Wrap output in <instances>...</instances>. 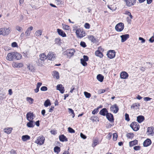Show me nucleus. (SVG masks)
<instances>
[{
  "label": "nucleus",
  "instance_id": "19",
  "mask_svg": "<svg viewBox=\"0 0 154 154\" xmlns=\"http://www.w3.org/2000/svg\"><path fill=\"white\" fill-rule=\"evenodd\" d=\"M128 75L125 72H121L120 75V78L122 79H126L128 77Z\"/></svg>",
  "mask_w": 154,
  "mask_h": 154
},
{
  "label": "nucleus",
  "instance_id": "51",
  "mask_svg": "<svg viewBox=\"0 0 154 154\" xmlns=\"http://www.w3.org/2000/svg\"><path fill=\"white\" fill-rule=\"evenodd\" d=\"M125 14L129 16L130 18L131 19H132L133 18V16L131 15V13L128 11H126L125 13Z\"/></svg>",
  "mask_w": 154,
  "mask_h": 154
},
{
  "label": "nucleus",
  "instance_id": "46",
  "mask_svg": "<svg viewBox=\"0 0 154 154\" xmlns=\"http://www.w3.org/2000/svg\"><path fill=\"white\" fill-rule=\"evenodd\" d=\"M16 29L17 31L19 32H22L23 31V29L22 28L18 26H16Z\"/></svg>",
  "mask_w": 154,
  "mask_h": 154
},
{
  "label": "nucleus",
  "instance_id": "30",
  "mask_svg": "<svg viewBox=\"0 0 154 154\" xmlns=\"http://www.w3.org/2000/svg\"><path fill=\"white\" fill-rule=\"evenodd\" d=\"M52 75L54 78H56L57 79H59L60 76L58 72L56 71L53 72Z\"/></svg>",
  "mask_w": 154,
  "mask_h": 154
},
{
  "label": "nucleus",
  "instance_id": "57",
  "mask_svg": "<svg viewBox=\"0 0 154 154\" xmlns=\"http://www.w3.org/2000/svg\"><path fill=\"white\" fill-rule=\"evenodd\" d=\"M97 118V117L93 116L91 117V119L92 121L94 122L96 121Z\"/></svg>",
  "mask_w": 154,
  "mask_h": 154
},
{
  "label": "nucleus",
  "instance_id": "53",
  "mask_svg": "<svg viewBox=\"0 0 154 154\" xmlns=\"http://www.w3.org/2000/svg\"><path fill=\"white\" fill-rule=\"evenodd\" d=\"M125 120L128 122L130 120L129 118V115L125 113Z\"/></svg>",
  "mask_w": 154,
  "mask_h": 154
},
{
  "label": "nucleus",
  "instance_id": "45",
  "mask_svg": "<svg viewBox=\"0 0 154 154\" xmlns=\"http://www.w3.org/2000/svg\"><path fill=\"white\" fill-rule=\"evenodd\" d=\"M134 136V135L132 133H128L126 134V137L128 138L132 139Z\"/></svg>",
  "mask_w": 154,
  "mask_h": 154
},
{
  "label": "nucleus",
  "instance_id": "9",
  "mask_svg": "<svg viewBox=\"0 0 154 154\" xmlns=\"http://www.w3.org/2000/svg\"><path fill=\"white\" fill-rule=\"evenodd\" d=\"M147 134L148 135H154V128L153 127H148L147 129Z\"/></svg>",
  "mask_w": 154,
  "mask_h": 154
},
{
  "label": "nucleus",
  "instance_id": "58",
  "mask_svg": "<svg viewBox=\"0 0 154 154\" xmlns=\"http://www.w3.org/2000/svg\"><path fill=\"white\" fill-rule=\"evenodd\" d=\"M85 27L87 29H89L90 27V25L88 23H86L84 25Z\"/></svg>",
  "mask_w": 154,
  "mask_h": 154
},
{
  "label": "nucleus",
  "instance_id": "11",
  "mask_svg": "<svg viewBox=\"0 0 154 154\" xmlns=\"http://www.w3.org/2000/svg\"><path fill=\"white\" fill-rule=\"evenodd\" d=\"M108 57L110 59L114 58L115 56V52L114 50H110L107 53Z\"/></svg>",
  "mask_w": 154,
  "mask_h": 154
},
{
  "label": "nucleus",
  "instance_id": "38",
  "mask_svg": "<svg viewBox=\"0 0 154 154\" xmlns=\"http://www.w3.org/2000/svg\"><path fill=\"white\" fill-rule=\"evenodd\" d=\"M98 140L97 138H95L93 140V142L92 144L93 147H95L97 144L98 143Z\"/></svg>",
  "mask_w": 154,
  "mask_h": 154
},
{
  "label": "nucleus",
  "instance_id": "50",
  "mask_svg": "<svg viewBox=\"0 0 154 154\" xmlns=\"http://www.w3.org/2000/svg\"><path fill=\"white\" fill-rule=\"evenodd\" d=\"M68 131L69 132L71 133H74L75 132V131L72 128L70 127H69L68 128Z\"/></svg>",
  "mask_w": 154,
  "mask_h": 154
},
{
  "label": "nucleus",
  "instance_id": "29",
  "mask_svg": "<svg viewBox=\"0 0 154 154\" xmlns=\"http://www.w3.org/2000/svg\"><path fill=\"white\" fill-rule=\"evenodd\" d=\"M60 140L62 142L67 141V139L63 134L60 135L59 137Z\"/></svg>",
  "mask_w": 154,
  "mask_h": 154
},
{
  "label": "nucleus",
  "instance_id": "59",
  "mask_svg": "<svg viewBox=\"0 0 154 154\" xmlns=\"http://www.w3.org/2000/svg\"><path fill=\"white\" fill-rule=\"evenodd\" d=\"M140 147L139 146H136L134 147V149L135 150H139L140 149Z\"/></svg>",
  "mask_w": 154,
  "mask_h": 154
},
{
  "label": "nucleus",
  "instance_id": "6",
  "mask_svg": "<svg viewBox=\"0 0 154 154\" xmlns=\"http://www.w3.org/2000/svg\"><path fill=\"white\" fill-rule=\"evenodd\" d=\"M13 57L14 60H20L22 58V55L16 52H12Z\"/></svg>",
  "mask_w": 154,
  "mask_h": 154
},
{
  "label": "nucleus",
  "instance_id": "1",
  "mask_svg": "<svg viewBox=\"0 0 154 154\" xmlns=\"http://www.w3.org/2000/svg\"><path fill=\"white\" fill-rule=\"evenodd\" d=\"M75 51L74 49H69L66 50L63 52L64 55L66 56V57L70 58L71 57L73 56Z\"/></svg>",
  "mask_w": 154,
  "mask_h": 154
},
{
  "label": "nucleus",
  "instance_id": "40",
  "mask_svg": "<svg viewBox=\"0 0 154 154\" xmlns=\"http://www.w3.org/2000/svg\"><path fill=\"white\" fill-rule=\"evenodd\" d=\"M27 68L31 71H33L34 70V68L32 64H29L27 66Z\"/></svg>",
  "mask_w": 154,
  "mask_h": 154
},
{
  "label": "nucleus",
  "instance_id": "47",
  "mask_svg": "<svg viewBox=\"0 0 154 154\" xmlns=\"http://www.w3.org/2000/svg\"><path fill=\"white\" fill-rule=\"evenodd\" d=\"M84 94L87 98H89L91 97V94L86 91L84 92Z\"/></svg>",
  "mask_w": 154,
  "mask_h": 154
},
{
  "label": "nucleus",
  "instance_id": "12",
  "mask_svg": "<svg viewBox=\"0 0 154 154\" xmlns=\"http://www.w3.org/2000/svg\"><path fill=\"white\" fill-rule=\"evenodd\" d=\"M47 58L50 60H54L55 57L54 54L52 52H49L47 56Z\"/></svg>",
  "mask_w": 154,
  "mask_h": 154
},
{
  "label": "nucleus",
  "instance_id": "8",
  "mask_svg": "<svg viewBox=\"0 0 154 154\" xmlns=\"http://www.w3.org/2000/svg\"><path fill=\"white\" fill-rule=\"evenodd\" d=\"M136 0H125V4L128 7H131L136 3Z\"/></svg>",
  "mask_w": 154,
  "mask_h": 154
},
{
  "label": "nucleus",
  "instance_id": "43",
  "mask_svg": "<svg viewBox=\"0 0 154 154\" xmlns=\"http://www.w3.org/2000/svg\"><path fill=\"white\" fill-rule=\"evenodd\" d=\"M81 63L83 66H86L87 65L86 61L84 60V59L82 58L80 59Z\"/></svg>",
  "mask_w": 154,
  "mask_h": 154
},
{
  "label": "nucleus",
  "instance_id": "61",
  "mask_svg": "<svg viewBox=\"0 0 154 154\" xmlns=\"http://www.w3.org/2000/svg\"><path fill=\"white\" fill-rule=\"evenodd\" d=\"M151 99H152V98H151L150 97H144V98H143L144 100L146 101H149Z\"/></svg>",
  "mask_w": 154,
  "mask_h": 154
},
{
  "label": "nucleus",
  "instance_id": "24",
  "mask_svg": "<svg viewBox=\"0 0 154 154\" xmlns=\"http://www.w3.org/2000/svg\"><path fill=\"white\" fill-rule=\"evenodd\" d=\"M140 105L139 103H135L132 104L131 106V108L133 109H139V107Z\"/></svg>",
  "mask_w": 154,
  "mask_h": 154
},
{
  "label": "nucleus",
  "instance_id": "39",
  "mask_svg": "<svg viewBox=\"0 0 154 154\" xmlns=\"http://www.w3.org/2000/svg\"><path fill=\"white\" fill-rule=\"evenodd\" d=\"M37 64L39 66H43L44 64V62L42 61H41L40 60H38L36 62Z\"/></svg>",
  "mask_w": 154,
  "mask_h": 154
},
{
  "label": "nucleus",
  "instance_id": "7",
  "mask_svg": "<svg viewBox=\"0 0 154 154\" xmlns=\"http://www.w3.org/2000/svg\"><path fill=\"white\" fill-rule=\"evenodd\" d=\"M76 33L77 37L80 38H82L85 36V32L80 29L76 30Z\"/></svg>",
  "mask_w": 154,
  "mask_h": 154
},
{
  "label": "nucleus",
  "instance_id": "18",
  "mask_svg": "<svg viewBox=\"0 0 154 154\" xmlns=\"http://www.w3.org/2000/svg\"><path fill=\"white\" fill-rule=\"evenodd\" d=\"M129 35L128 34L121 35L120 37L121 38V42H125L129 38Z\"/></svg>",
  "mask_w": 154,
  "mask_h": 154
},
{
  "label": "nucleus",
  "instance_id": "3",
  "mask_svg": "<svg viewBox=\"0 0 154 154\" xmlns=\"http://www.w3.org/2000/svg\"><path fill=\"white\" fill-rule=\"evenodd\" d=\"M45 140V137L42 136H39L38 137L35 141V143L40 145H42Z\"/></svg>",
  "mask_w": 154,
  "mask_h": 154
},
{
  "label": "nucleus",
  "instance_id": "31",
  "mask_svg": "<svg viewBox=\"0 0 154 154\" xmlns=\"http://www.w3.org/2000/svg\"><path fill=\"white\" fill-rule=\"evenodd\" d=\"M97 80L100 82H102L104 79V77L101 74L98 75L97 76Z\"/></svg>",
  "mask_w": 154,
  "mask_h": 154
},
{
  "label": "nucleus",
  "instance_id": "60",
  "mask_svg": "<svg viewBox=\"0 0 154 154\" xmlns=\"http://www.w3.org/2000/svg\"><path fill=\"white\" fill-rule=\"evenodd\" d=\"M80 137L83 139H85L86 138V136L82 133H80Z\"/></svg>",
  "mask_w": 154,
  "mask_h": 154
},
{
  "label": "nucleus",
  "instance_id": "23",
  "mask_svg": "<svg viewBox=\"0 0 154 154\" xmlns=\"http://www.w3.org/2000/svg\"><path fill=\"white\" fill-rule=\"evenodd\" d=\"M151 143V140L149 139H147L143 142V145L144 146L147 147L150 145Z\"/></svg>",
  "mask_w": 154,
  "mask_h": 154
},
{
  "label": "nucleus",
  "instance_id": "64",
  "mask_svg": "<svg viewBox=\"0 0 154 154\" xmlns=\"http://www.w3.org/2000/svg\"><path fill=\"white\" fill-rule=\"evenodd\" d=\"M149 41L151 43H152L154 42V37L152 36L149 40Z\"/></svg>",
  "mask_w": 154,
  "mask_h": 154
},
{
  "label": "nucleus",
  "instance_id": "34",
  "mask_svg": "<svg viewBox=\"0 0 154 154\" xmlns=\"http://www.w3.org/2000/svg\"><path fill=\"white\" fill-rule=\"evenodd\" d=\"M51 104L49 99H47L44 103V105L45 107H47L48 106H50Z\"/></svg>",
  "mask_w": 154,
  "mask_h": 154
},
{
  "label": "nucleus",
  "instance_id": "44",
  "mask_svg": "<svg viewBox=\"0 0 154 154\" xmlns=\"http://www.w3.org/2000/svg\"><path fill=\"white\" fill-rule=\"evenodd\" d=\"M26 100L30 104H32L34 101V100L32 98L30 97H27L26 98Z\"/></svg>",
  "mask_w": 154,
  "mask_h": 154
},
{
  "label": "nucleus",
  "instance_id": "22",
  "mask_svg": "<svg viewBox=\"0 0 154 154\" xmlns=\"http://www.w3.org/2000/svg\"><path fill=\"white\" fill-rule=\"evenodd\" d=\"M39 60L41 61H42L44 62L45 60L47 58V56L45 53L40 54L39 55Z\"/></svg>",
  "mask_w": 154,
  "mask_h": 154
},
{
  "label": "nucleus",
  "instance_id": "25",
  "mask_svg": "<svg viewBox=\"0 0 154 154\" xmlns=\"http://www.w3.org/2000/svg\"><path fill=\"white\" fill-rule=\"evenodd\" d=\"M35 125V123L33 121H29L26 124V126L29 128H33Z\"/></svg>",
  "mask_w": 154,
  "mask_h": 154
},
{
  "label": "nucleus",
  "instance_id": "52",
  "mask_svg": "<svg viewBox=\"0 0 154 154\" xmlns=\"http://www.w3.org/2000/svg\"><path fill=\"white\" fill-rule=\"evenodd\" d=\"M98 111V108L95 109L92 111V114L93 115H94L97 113Z\"/></svg>",
  "mask_w": 154,
  "mask_h": 154
},
{
  "label": "nucleus",
  "instance_id": "55",
  "mask_svg": "<svg viewBox=\"0 0 154 154\" xmlns=\"http://www.w3.org/2000/svg\"><path fill=\"white\" fill-rule=\"evenodd\" d=\"M41 90L42 91H45L47 90V88L46 86H42L41 88Z\"/></svg>",
  "mask_w": 154,
  "mask_h": 154
},
{
  "label": "nucleus",
  "instance_id": "42",
  "mask_svg": "<svg viewBox=\"0 0 154 154\" xmlns=\"http://www.w3.org/2000/svg\"><path fill=\"white\" fill-rule=\"evenodd\" d=\"M54 150L55 152L58 154L60 151V148L58 146H56L54 148Z\"/></svg>",
  "mask_w": 154,
  "mask_h": 154
},
{
  "label": "nucleus",
  "instance_id": "5",
  "mask_svg": "<svg viewBox=\"0 0 154 154\" xmlns=\"http://www.w3.org/2000/svg\"><path fill=\"white\" fill-rule=\"evenodd\" d=\"M124 28V24L122 23H120L117 24L115 27L116 30L119 32H121Z\"/></svg>",
  "mask_w": 154,
  "mask_h": 154
},
{
  "label": "nucleus",
  "instance_id": "26",
  "mask_svg": "<svg viewBox=\"0 0 154 154\" xmlns=\"http://www.w3.org/2000/svg\"><path fill=\"white\" fill-rule=\"evenodd\" d=\"M88 38L91 41L94 43L97 42V39L96 38L92 35H89L88 36Z\"/></svg>",
  "mask_w": 154,
  "mask_h": 154
},
{
  "label": "nucleus",
  "instance_id": "16",
  "mask_svg": "<svg viewBox=\"0 0 154 154\" xmlns=\"http://www.w3.org/2000/svg\"><path fill=\"white\" fill-rule=\"evenodd\" d=\"M111 110L113 113H116L118 112L119 108L116 104L112 106L110 108Z\"/></svg>",
  "mask_w": 154,
  "mask_h": 154
},
{
  "label": "nucleus",
  "instance_id": "41",
  "mask_svg": "<svg viewBox=\"0 0 154 154\" xmlns=\"http://www.w3.org/2000/svg\"><path fill=\"white\" fill-rule=\"evenodd\" d=\"M62 26L63 29L64 30H68L70 29V27L68 25L62 24Z\"/></svg>",
  "mask_w": 154,
  "mask_h": 154
},
{
  "label": "nucleus",
  "instance_id": "56",
  "mask_svg": "<svg viewBox=\"0 0 154 154\" xmlns=\"http://www.w3.org/2000/svg\"><path fill=\"white\" fill-rule=\"evenodd\" d=\"M11 46L12 47L14 48L16 47H17L18 45L17 43L16 42H14L12 43Z\"/></svg>",
  "mask_w": 154,
  "mask_h": 154
},
{
  "label": "nucleus",
  "instance_id": "35",
  "mask_svg": "<svg viewBox=\"0 0 154 154\" xmlns=\"http://www.w3.org/2000/svg\"><path fill=\"white\" fill-rule=\"evenodd\" d=\"M138 141L137 140H135L133 141L130 142L129 143V146H132L134 145L137 144Z\"/></svg>",
  "mask_w": 154,
  "mask_h": 154
},
{
  "label": "nucleus",
  "instance_id": "62",
  "mask_svg": "<svg viewBox=\"0 0 154 154\" xmlns=\"http://www.w3.org/2000/svg\"><path fill=\"white\" fill-rule=\"evenodd\" d=\"M108 8H109L111 10H112V11H115L116 8V7H115V8H112V6H108Z\"/></svg>",
  "mask_w": 154,
  "mask_h": 154
},
{
  "label": "nucleus",
  "instance_id": "4",
  "mask_svg": "<svg viewBox=\"0 0 154 154\" xmlns=\"http://www.w3.org/2000/svg\"><path fill=\"white\" fill-rule=\"evenodd\" d=\"M130 127L134 131H138L140 128L139 124L136 122H132L130 125Z\"/></svg>",
  "mask_w": 154,
  "mask_h": 154
},
{
  "label": "nucleus",
  "instance_id": "32",
  "mask_svg": "<svg viewBox=\"0 0 154 154\" xmlns=\"http://www.w3.org/2000/svg\"><path fill=\"white\" fill-rule=\"evenodd\" d=\"M42 30L41 29L37 30L35 32V34L37 37H40L42 35Z\"/></svg>",
  "mask_w": 154,
  "mask_h": 154
},
{
  "label": "nucleus",
  "instance_id": "21",
  "mask_svg": "<svg viewBox=\"0 0 154 154\" xmlns=\"http://www.w3.org/2000/svg\"><path fill=\"white\" fill-rule=\"evenodd\" d=\"M57 31L58 34L60 35L63 37H66V34L62 30L58 29H57Z\"/></svg>",
  "mask_w": 154,
  "mask_h": 154
},
{
  "label": "nucleus",
  "instance_id": "33",
  "mask_svg": "<svg viewBox=\"0 0 154 154\" xmlns=\"http://www.w3.org/2000/svg\"><path fill=\"white\" fill-rule=\"evenodd\" d=\"M30 139V137L28 135H23L22 137V140L23 141H25Z\"/></svg>",
  "mask_w": 154,
  "mask_h": 154
},
{
  "label": "nucleus",
  "instance_id": "14",
  "mask_svg": "<svg viewBox=\"0 0 154 154\" xmlns=\"http://www.w3.org/2000/svg\"><path fill=\"white\" fill-rule=\"evenodd\" d=\"M12 66L14 68H21L23 66V64L21 63L14 62L12 64Z\"/></svg>",
  "mask_w": 154,
  "mask_h": 154
},
{
  "label": "nucleus",
  "instance_id": "15",
  "mask_svg": "<svg viewBox=\"0 0 154 154\" xmlns=\"http://www.w3.org/2000/svg\"><path fill=\"white\" fill-rule=\"evenodd\" d=\"M56 89L59 91L61 94H63L64 92V87L61 84L58 85L56 86Z\"/></svg>",
  "mask_w": 154,
  "mask_h": 154
},
{
  "label": "nucleus",
  "instance_id": "2",
  "mask_svg": "<svg viewBox=\"0 0 154 154\" xmlns=\"http://www.w3.org/2000/svg\"><path fill=\"white\" fill-rule=\"evenodd\" d=\"M11 29L10 27H2L0 28V36H7L11 32Z\"/></svg>",
  "mask_w": 154,
  "mask_h": 154
},
{
  "label": "nucleus",
  "instance_id": "63",
  "mask_svg": "<svg viewBox=\"0 0 154 154\" xmlns=\"http://www.w3.org/2000/svg\"><path fill=\"white\" fill-rule=\"evenodd\" d=\"M112 137V134L109 133L106 137V138L108 140L110 139Z\"/></svg>",
  "mask_w": 154,
  "mask_h": 154
},
{
  "label": "nucleus",
  "instance_id": "37",
  "mask_svg": "<svg viewBox=\"0 0 154 154\" xmlns=\"http://www.w3.org/2000/svg\"><path fill=\"white\" fill-rule=\"evenodd\" d=\"M12 129L11 128H8L5 129L4 131L5 133L8 134H9L11 132Z\"/></svg>",
  "mask_w": 154,
  "mask_h": 154
},
{
  "label": "nucleus",
  "instance_id": "48",
  "mask_svg": "<svg viewBox=\"0 0 154 154\" xmlns=\"http://www.w3.org/2000/svg\"><path fill=\"white\" fill-rule=\"evenodd\" d=\"M118 137V135L116 133H115L113 134V140L114 141H116Z\"/></svg>",
  "mask_w": 154,
  "mask_h": 154
},
{
  "label": "nucleus",
  "instance_id": "27",
  "mask_svg": "<svg viewBox=\"0 0 154 154\" xmlns=\"http://www.w3.org/2000/svg\"><path fill=\"white\" fill-rule=\"evenodd\" d=\"M144 120V117L143 116H139L137 117V120L139 123H141Z\"/></svg>",
  "mask_w": 154,
  "mask_h": 154
},
{
  "label": "nucleus",
  "instance_id": "17",
  "mask_svg": "<svg viewBox=\"0 0 154 154\" xmlns=\"http://www.w3.org/2000/svg\"><path fill=\"white\" fill-rule=\"evenodd\" d=\"M107 119L109 121L111 122H113L114 119L113 115L111 113H108L106 114Z\"/></svg>",
  "mask_w": 154,
  "mask_h": 154
},
{
  "label": "nucleus",
  "instance_id": "54",
  "mask_svg": "<svg viewBox=\"0 0 154 154\" xmlns=\"http://www.w3.org/2000/svg\"><path fill=\"white\" fill-rule=\"evenodd\" d=\"M80 45L84 48H85L86 46L85 43L84 42H81L80 43Z\"/></svg>",
  "mask_w": 154,
  "mask_h": 154
},
{
  "label": "nucleus",
  "instance_id": "20",
  "mask_svg": "<svg viewBox=\"0 0 154 154\" xmlns=\"http://www.w3.org/2000/svg\"><path fill=\"white\" fill-rule=\"evenodd\" d=\"M13 57L12 53L11 52L8 54L6 57V59L8 60L12 61L13 60Z\"/></svg>",
  "mask_w": 154,
  "mask_h": 154
},
{
  "label": "nucleus",
  "instance_id": "36",
  "mask_svg": "<svg viewBox=\"0 0 154 154\" xmlns=\"http://www.w3.org/2000/svg\"><path fill=\"white\" fill-rule=\"evenodd\" d=\"M95 54L96 56L99 57L100 58H102L103 56L102 52L100 51H98V50L95 51Z\"/></svg>",
  "mask_w": 154,
  "mask_h": 154
},
{
  "label": "nucleus",
  "instance_id": "49",
  "mask_svg": "<svg viewBox=\"0 0 154 154\" xmlns=\"http://www.w3.org/2000/svg\"><path fill=\"white\" fill-rule=\"evenodd\" d=\"M55 43L58 45H60V39L59 38H56L55 39Z\"/></svg>",
  "mask_w": 154,
  "mask_h": 154
},
{
  "label": "nucleus",
  "instance_id": "10",
  "mask_svg": "<svg viewBox=\"0 0 154 154\" xmlns=\"http://www.w3.org/2000/svg\"><path fill=\"white\" fill-rule=\"evenodd\" d=\"M34 117L33 113L30 112H28L26 115V119L29 121H33Z\"/></svg>",
  "mask_w": 154,
  "mask_h": 154
},
{
  "label": "nucleus",
  "instance_id": "28",
  "mask_svg": "<svg viewBox=\"0 0 154 154\" xmlns=\"http://www.w3.org/2000/svg\"><path fill=\"white\" fill-rule=\"evenodd\" d=\"M107 111L106 109L103 108L99 112V114L102 116H105L107 113Z\"/></svg>",
  "mask_w": 154,
  "mask_h": 154
},
{
  "label": "nucleus",
  "instance_id": "13",
  "mask_svg": "<svg viewBox=\"0 0 154 154\" xmlns=\"http://www.w3.org/2000/svg\"><path fill=\"white\" fill-rule=\"evenodd\" d=\"M33 27L32 26L29 27L25 32V36L28 38L30 34L31 31L33 30Z\"/></svg>",
  "mask_w": 154,
  "mask_h": 154
}]
</instances>
